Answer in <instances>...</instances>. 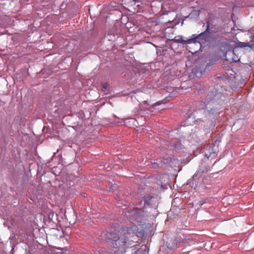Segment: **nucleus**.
<instances>
[{
	"instance_id": "1",
	"label": "nucleus",
	"mask_w": 254,
	"mask_h": 254,
	"mask_svg": "<svg viewBox=\"0 0 254 254\" xmlns=\"http://www.w3.org/2000/svg\"><path fill=\"white\" fill-rule=\"evenodd\" d=\"M210 25L209 21L206 22V28L205 30L199 34H192L189 38L183 36H176L173 40L176 43L183 44H194L195 45L198 44L200 48H202L205 43H209L211 40L212 34L209 30Z\"/></svg>"
},
{
	"instance_id": "2",
	"label": "nucleus",
	"mask_w": 254,
	"mask_h": 254,
	"mask_svg": "<svg viewBox=\"0 0 254 254\" xmlns=\"http://www.w3.org/2000/svg\"><path fill=\"white\" fill-rule=\"evenodd\" d=\"M144 216V210L142 208H135L128 212L127 216L131 222H141L142 218Z\"/></svg>"
},
{
	"instance_id": "3",
	"label": "nucleus",
	"mask_w": 254,
	"mask_h": 254,
	"mask_svg": "<svg viewBox=\"0 0 254 254\" xmlns=\"http://www.w3.org/2000/svg\"><path fill=\"white\" fill-rule=\"evenodd\" d=\"M210 170V167H209L205 163H201L199 166L198 170L193 175L192 179L188 181V184H189L190 186L193 185L194 181L199 179L202 174L206 173Z\"/></svg>"
},
{
	"instance_id": "4",
	"label": "nucleus",
	"mask_w": 254,
	"mask_h": 254,
	"mask_svg": "<svg viewBox=\"0 0 254 254\" xmlns=\"http://www.w3.org/2000/svg\"><path fill=\"white\" fill-rule=\"evenodd\" d=\"M254 46V34L251 35L249 42H240L238 40L231 41L229 48H252Z\"/></svg>"
},
{
	"instance_id": "5",
	"label": "nucleus",
	"mask_w": 254,
	"mask_h": 254,
	"mask_svg": "<svg viewBox=\"0 0 254 254\" xmlns=\"http://www.w3.org/2000/svg\"><path fill=\"white\" fill-rule=\"evenodd\" d=\"M200 61L201 63L198 66H196L195 68L193 69V72L196 74L198 72H199L200 74H202V73L205 72L207 67L210 65V63H207L206 61H204L203 58L198 59L197 63H199Z\"/></svg>"
},
{
	"instance_id": "6",
	"label": "nucleus",
	"mask_w": 254,
	"mask_h": 254,
	"mask_svg": "<svg viewBox=\"0 0 254 254\" xmlns=\"http://www.w3.org/2000/svg\"><path fill=\"white\" fill-rule=\"evenodd\" d=\"M200 52H202L201 49H199L198 51L194 50L192 51H190V53L191 55H188V57L189 58L191 57L192 59L194 58V61H197V59L195 58L198 57V54Z\"/></svg>"
},
{
	"instance_id": "7",
	"label": "nucleus",
	"mask_w": 254,
	"mask_h": 254,
	"mask_svg": "<svg viewBox=\"0 0 254 254\" xmlns=\"http://www.w3.org/2000/svg\"><path fill=\"white\" fill-rule=\"evenodd\" d=\"M135 254H148L145 246H142L140 249L135 252Z\"/></svg>"
},
{
	"instance_id": "8",
	"label": "nucleus",
	"mask_w": 254,
	"mask_h": 254,
	"mask_svg": "<svg viewBox=\"0 0 254 254\" xmlns=\"http://www.w3.org/2000/svg\"><path fill=\"white\" fill-rule=\"evenodd\" d=\"M9 240H10V243L11 244V247L12 253H14V248L16 246L15 239L14 238V237H12L11 238L10 237L9 238Z\"/></svg>"
},
{
	"instance_id": "9",
	"label": "nucleus",
	"mask_w": 254,
	"mask_h": 254,
	"mask_svg": "<svg viewBox=\"0 0 254 254\" xmlns=\"http://www.w3.org/2000/svg\"><path fill=\"white\" fill-rule=\"evenodd\" d=\"M176 241V240H174L172 243H171V242L167 241L166 244L167 247L169 249H173L177 245V243Z\"/></svg>"
},
{
	"instance_id": "10",
	"label": "nucleus",
	"mask_w": 254,
	"mask_h": 254,
	"mask_svg": "<svg viewBox=\"0 0 254 254\" xmlns=\"http://www.w3.org/2000/svg\"><path fill=\"white\" fill-rule=\"evenodd\" d=\"M163 162L161 160H157L156 162H154L153 163V167L157 168V167H161L162 166Z\"/></svg>"
},
{
	"instance_id": "11",
	"label": "nucleus",
	"mask_w": 254,
	"mask_h": 254,
	"mask_svg": "<svg viewBox=\"0 0 254 254\" xmlns=\"http://www.w3.org/2000/svg\"><path fill=\"white\" fill-rule=\"evenodd\" d=\"M152 198H154V197L152 196L150 197L149 200H148V197L144 199V204L146 205H152L151 201Z\"/></svg>"
},
{
	"instance_id": "12",
	"label": "nucleus",
	"mask_w": 254,
	"mask_h": 254,
	"mask_svg": "<svg viewBox=\"0 0 254 254\" xmlns=\"http://www.w3.org/2000/svg\"><path fill=\"white\" fill-rule=\"evenodd\" d=\"M237 49H230L228 51L226 52V56L229 55L234 54L237 52L236 50Z\"/></svg>"
},
{
	"instance_id": "13",
	"label": "nucleus",
	"mask_w": 254,
	"mask_h": 254,
	"mask_svg": "<svg viewBox=\"0 0 254 254\" xmlns=\"http://www.w3.org/2000/svg\"><path fill=\"white\" fill-rule=\"evenodd\" d=\"M103 88L104 89H106L107 88V83H104L103 85Z\"/></svg>"
},
{
	"instance_id": "14",
	"label": "nucleus",
	"mask_w": 254,
	"mask_h": 254,
	"mask_svg": "<svg viewBox=\"0 0 254 254\" xmlns=\"http://www.w3.org/2000/svg\"><path fill=\"white\" fill-rule=\"evenodd\" d=\"M232 60L235 62H236L237 61H238L239 60H235L233 58H232Z\"/></svg>"
},
{
	"instance_id": "15",
	"label": "nucleus",
	"mask_w": 254,
	"mask_h": 254,
	"mask_svg": "<svg viewBox=\"0 0 254 254\" xmlns=\"http://www.w3.org/2000/svg\"><path fill=\"white\" fill-rule=\"evenodd\" d=\"M206 108H207V112H210V111L208 110V107H207Z\"/></svg>"
},
{
	"instance_id": "16",
	"label": "nucleus",
	"mask_w": 254,
	"mask_h": 254,
	"mask_svg": "<svg viewBox=\"0 0 254 254\" xmlns=\"http://www.w3.org/2000/svg\"><path fill=\"white\" fill-rule=\"evenodd\" d=\"M163 163H166V162H165V160H163Z\"/></svg>"
}]
</instances>
